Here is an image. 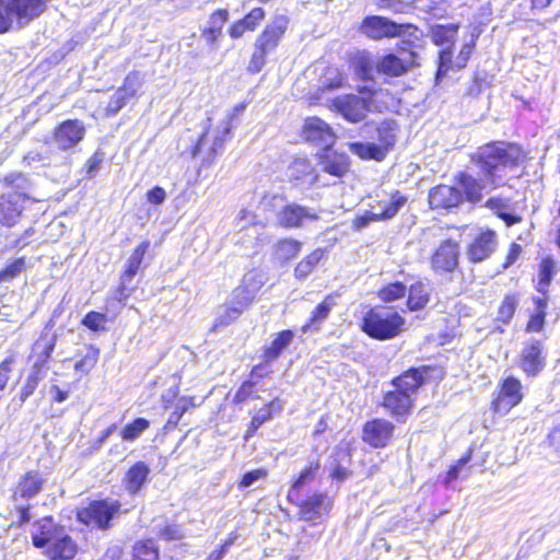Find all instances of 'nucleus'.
I'll return each instance as SVG.
<instances>
[{
  "label": "nucleus",
  "instance_id": "f257e3e1",
  "mask_svg": "<svg viewBox=\"0 0 560 560\" xmlns=\"http://www.w3.org/2000/svg\"><path fill=\"white\" fill-rule=\"evenodd\" d=\"M443 372L435 365L410 366L394 376L389 384L392 388L383 392L380 407L396 422L404 423L413 413L418 392L429 382L430 376Z\"/></svg>",
  "mask_w": 560,
  "mask_h": 560
},
{
  "label": "nucleus",
  "instance_id": "f03ea898",
  "mask_svg": "<svg viewBox=\"0 0 560 560\" xmlns=\"http://www.w3.org/2000/svg\"><path fill=\"white\" fill-rule=\"evenodd\" d=\"M526 158L523 147L516 142L490 141L478 147L469 155V161L478 168L483 180L494 184L500 177L499 172L518 167Z\"/></svg>",
  "mask_w": 560,
  "mask_h": 560
},
{
  "label": "nucleus",
  "instance_id": "7ed1b4c3",
  "mask_svg": "<svg viewBox=\"0 0 560 560\" xmlns=\"http://www.w3.org/2000/svg\"><path fill=\"white\" fill-rule=\"evenodd\" d=\"M35 548L43 549L48 560H73L79 551L75 539L66 533L65 527L51 515L37 521V529L32 535Z\"/></svg>",
  "mask_w": 560,
  "mask_h": 560
},
{
  "label": "nucleus",
  "instance_id": "20e7f679",
  "mask_svg": "<svg viewBox=\"0 0 560 560\" xmlns=\"http://www.w3.org/2000/svg\"><path fill=\"white\" fill-rule=\"evenodd\" d=\"M233 118L234 115L229 116L221 128L209 124L190 144L188 152L199 163L198 175L202 168L212 167L223 154L225 143L232 139Z\"/></svg>",
  "mask_w": 560,
  "mask_h": 560
},
{
  "label": "nucleus",
  "instance_id": "39448f33",
  "mask_svg": "<svg viewBox=\"0 0 560 560\" xmlns=\"http://www.w3.org/2000/svg\"><path fill=\"white\" fill-rule=\"evenodd\" d=\"M0 184L4 191L0 195V224L15 225L25 209V205L34 202L30 194L31 182L23 173L5 175Z\"/></svg>",
  "mask_w": 560,
  "mask_h": 560
},
{
  "label": "nucleus",
  "instance_id": "423d86ee",
  "mask_svg": "<svg viewBox=\"0 0 560 560\" xmlns=\"http://www.w3.org/2000/svg\"><path fill=\"white\" fill-rule=\"evenodd\" d=\"M290 20L284 14L273 15L262 27L253 43V49L246 71L254 75L259 73L268 62V56L275 52L287 35Z\"/></svg>",
  "mask_w": 560,
  "mask_h": 560
},
{
  "label": "nucleus",
  "instance_id": "0eeeda50",
  "mask_svg": "<svg viewBox=\"0 0 560 560\" xmlns=\"http://www.w3.org/2000/svg\"><path fill=\"white\" fill-rule=\"evenodd\" d=\"M358 92L360 95L349 93L332 100L334 109L352 124L362 121L370 112H382L378 103L390 95L383 89L368 86L359 88Z\"/></svg>",
  "mask_w": 560,
  "mask_h": 560
},
{
  "label": "nucleus",
  "instance_id": "6e6552de",
  "mask_svg": "<svg viewBox=\"0 0 560 560\" xmlns=\"http://www.w3.org/2000/svg\"><path fill=\"white\" fill-rule=\"evenodd\" d=\"M406 319L387 305H374L362 315L360 329L377 341L392 340L405 330Z\"/></svg>",
  "mask_w": 560,
  "mask_h": 560
},
{
  "label": "nucleus",
  "instance_id": "1a4fd4ad",
  "mask_svg": "<svg viewBox=\"0 0 560 560\" xmlns=\"http://www.w3.org/2000/svg\"><path fill=\"white\" fill-rule=\"evenodd\" d=\"M287 501L296 508L301 521L319 524L326 520L335 505V499L326 491L313 489L303 494V489L288 490Z\"/></svg>",
  "mask_w": 560,
  "mask_h": 560
},
{
  "label": "nucleus",
  "instance_id": "9d476101",
  "mask_svg": "<svg viewBox=\"0 0 560 560\" xmlns=\"http://www.w3.org/2000/svg\"><path fill=\"white\" fill-rule=\"evenodd\" d=\"M398 124L393 119L381 121L376 128V141L373 142H351L350 151L363 161L382 162L388 152L395 147L397 140Z\"/></svg>",
  "mask_w": 560,
  "mask_h": 560
},
{
  "label": "nucleus",
  "instance_id": "9b49d317",
  "mask_svg": "<svg viewBox=\"0 0 560 560\" xmlns=\"http://www.w3.org/2000/svg\"><path fill=\"white\" fill-rule=\"evenodd\" d=\"M121 504L118 500L106 498L92 500L75 511V520L93 528L106 530L112 526L113 518L119 514Z\"/></svg>",
  "mask_w": 560,
  "mask_h": 560
},
{
  "label": "nucleus",
  "instance_id": "f8f14e48",
  "mask_svg": "<svg viewBox=\"0 0 560 560\" xmlns=\"http://www.w3.org/2000/svg\"><path fill=\"white\" fill-rule=\"evenodd\" d=\"M42 340L44 341L42 352L38 355L36 362L32 365L28 374L26 375L21 386L19 395V399L21 402L26 401L31 396L35 394L40 382H43L47 375L48 364L55 350L56 340L55 338L48 339L40 336L39 340L36 343H38Z\"/></svg>",
  "mask_w": 560,
  "mask_h": 560
},
{
  "label": "nucleus",
  "instance_id": "ddd939ff",
  "mask_svg": "<svg viewBox=\"0 0 560 560\" xmlns=\"http://www.w3.org/2000/svg\"><path fill=\"white\" fill-rule=\"evenodd\" d=\"M523 399L524 392L521 380L514 375H508L499 381L490 402V409L493 413L506 415Z\"/></svg>",
  "mask_w": 560,
  "mask_h": 560
},
{
  "label": "nucleus",
  "instance_id": "4468645a",
  "mask_svg": "<svg viewBox=\"0 0 560 560\" xmlns=\"http://www.w3.org/2000/svg\"><path fill=\"white\" fill-rule=\"evenodd\" d=\"M395 423L383 417L366 420L361 428V440L375 450L388 447L396 439Z\"/></svg>",
  "mask_w": 560,
  "mask_h": 560
},
{
  "label": "nucleus",
  "instance_id": "2eb2a0df",
  "mask_svg": "<svg viewBox=\"0 0 560 560\" xmlns=\"http://www.w3.org/2000/svg\"><path fill=\"white\" fill-rule=\"evenodd\" d=\"M459 243L452 238L441 241L429 257L430 268L435 275H453L459 269Z\"/></svg>",
  "mask_w": 560,
  "mask_h": 560
},
{
  "label": "nucleus",
  "instance_id": "dca6fc26",
  "mask_svg": "<svg viewBox=\"0 0 560 560\" xmlns=\"http://www.w3.org/2000/svg\"><path fill=\"white\" fill-rule=\"evenodd\" d=\"M547 365L546 348L541 340L529 339L523 342L517 354V366L528 378L540 375Z\"/></svg>",
  "mask_w": 560,
  "mask_h": 560
},
{
  "label": "nucleus",
  "instance_id": "f3484780",
  "mask_svg": "<svg viewBox=\"0 0 560 560\" xmlns=\"http://www.w3.org/2000/svg\"><path fill=\"white\" fill-rule=\"evenodd\" d=\"M408 28L417 30V26L411 23L398 24L382 15H368L359 25V31L373 40L398 37Z\"/></svg>",
  "mask_w": 560,
  "mask_h": 560
},
{
  "label": "nucleus",
  "instance_id": "a211bd4d",
  "mask_svg": "<svg viewBox=\"0 0 560 560\" xmlns=\"http://www.w3.org/2000/svg\"><path fill=\"white\" fill-rule=\"evenodd\" d=\"M499 247V235L490 228H481L467 243L465 254L467 260L472 264H481L490 259Z\"/></svg>",
  "mask_w": 560,
  "mask_h": 560
},
{
  "label": "nucleus",
  "instance_id": "6ab92c4d",
  "mask_svg": "<svg viewBox=\"0 0 560 560\" xmlns=\"http://www.w3.org/2000/svg\"><path fill=\"white\" fill-rule=\"evenodd\" d=\"M319 170L336 178H343L351 171V159L343 152L334 149V144L325 145L316 153Z\"/></svg>",
  "mask_w": 560,
  "mask_h": 560
},
{
  "label": "nucleus",
  "instance_id": "aec40b11",
  "mask_svg": "<svg viewBox=\"0 0 560 560\" xmlns=\"http://www.w3.org/2000/svg\"><path fill=\"white\" fill-rule=\"evenodd\" d=\"M299 135L305 142L324 147L334 144L337 138L332 127L317 116L306 117Z\"/></svg>",
  "mask_w": 560,
  "mask_h": 560
},
{
  "label": "nucleus",
  "instance_id": "412c9836",
  "mask_svg": "<svg viewBox=\"0 0 560 560\" xmlns=\"http://www.w3.org/2000/svg\"><path fill=\"white\" fill-rule=\"evenodd\" d=\"M282 410L283 400L279 396L266 401L259 409L249 410L248 415L250 418L244 430L243 440L245 442L249 441L265 423L279 416Z\"/></svg>",
  "mask_w": 560,
  "mask_h": 560
},
{
  "label": "nucleus",
  "instance_id": "4be33fe9",
  "mask_svg": "<svg viewBox=\"0 0 560 560\" xmlns=\"http://www.w3.org/2000/svg\"><path fill=\"white\" fill-rule=\"evenodd\" d=\"M317 220L315 211L296 202L285 203L277 213V225L284 230L300 229L306 222Z\"/></svg>",
  "mask_w": 560,
  "mask_h": 560
},
{
  "label": "nucleus",
  "instance_id": "5701e85b",
  "mask_svg": "<svg viewBox=\"0 0 560 560\" xmlns=\"http://www.w3.org/2000/svg\"><path fill=\"white\" fill-rule=\"evenodd\" d=\"M85 137V126L80 119H65L52 130V138L61 150L78 145Z\"/></svg>",
  "mask_w": 560,
  "mask_h": 560
},
{
  "label": "nucleus",
  "instance_id": "b1692460",
  "mask_svg": "<svg viewBox=\"0 0 560 560\" xmlns=\"http://www.w3.org/2000/svg\"><path fill=\"white\" fill-rule=\"evenodd\" d=\"M428 202L432 210H452L464 202V196L455 186L439 184L429 190Z\"/></svg>",
  "mask_w": 560,
  "mask_h": 560
},
{
  "label": "nucleus",
  "instance_id": "393cba45",
  "mask_svg": "<svg viewBox=\"0 0 560 560\" xmlns=\"http://www.w3.org/2000/svg\"><path fill=\"white\" fill-rule=\"evenodd\" d=\"M322 470V455L314 447L312 452L304 457V464L298 474L291 477L289 490L303 489L305 485L314 482Z\"/></svg>",
  "mask_w": 560,
  "mask_h": 560
},
{
  "label": "nucleus",
  "instance_id": "a878e982",
  "mask_svg": "<svg viewBox=\"0 0 560 560\" xmlns=\"http://www.w3.org/2000/svg\"><path fill=\"white\" fill-rule=\"evenodd\" d=\"M266 10L261 7H254L241 19L233 21L228 27V34L231 39L238 40L246 33H254L258 30L266 19Z\"/></svg>",
  "mask_w": 560,
  "mask_h": 560
},
{
  "label": "nucleus",
  "instance_id": "bb28decb",
  "mask_svg": "<svg viewBox=\"0 0 560 560\" xmlns=\"http://www.w3.org/2000/svg\"><path fill=\"white\" fill-rule=\"evenodd\" d=\"M230 19V12L226 8H217L208 18V23L200 30L201 37L211 48L217 49L223 37V28Z\"/></svg>",
  "mask_w": 560,
  "mask_h": 560
},
{
  "label": "nucleus",
  "instance_id": "cd10ccee",
  "mask_svg": "<svg viewBox=\"0 0 560 560\" xmlns=\"http://www.w3.org/2000/svg\"><path fill=\"white\" fill-rule=\"evenodd\" d=\"M288 180L296 186L311 187L318 180L315 165L306 156L295 158L288 166Z\"/></svg>",
  "mask_w": 560,
  "mask_h": 560
},
{
  "label": "nucleus",
  "instance_id": "c85d7f7f",
  "mask_svg": "<svg viewBox=\"0 0 560 560\" xmlns=\"http://www.w3.org/2000/svg\"><path fill=\"white\" fill-rule=\"evenodd\" d=\"M337 294H327L323 300L312 310L306 322L301 326L302 332L318 331L325 320L328 319L331 311L337 305Z\"/></svg>",
  "mask_w": 560,
  "mask_h": 560
},
{
  "label": "nucleus",
  "instance_id": "c756f323",
  "mask_svg": "<svg viewBox=\"0 0 560 560\" xmlns=\"http://www.w3.org/2000/svg\"><path fill=\"white\" fill-rule=\"evenodd\" d=\"M150 467L143 460L133 463L122 477L125 490L130 495L138 494L149 481Z\"/></svg>",
  "mask_w": 560,
  "mask_h": 560
},
{
  "label": "nucleus",
  "instance_id": "7c9ffc66",
  "mask_svg": "<svg viewBox=\"0 0 560 560\" xmlns=\"http://www.w3.org/2000/svg\"><path fill=\"white\" fill-rule=\"evenodd\" d=\"M45 483V479L37 470L26 471L18 481L13 489L12 498L16 499H31L37 495Z\"/></svg>",
  "mask_w": 560,
  "mask_h": 560
},
{
  "label": "nucleus",
  "instance_id": "2f4dec72",
  "mask_svg": "<svg viewBox=\"0 0 560 560\" xmlns=\"http://www.w3.org/2000/svg\"><path fill=\"white\" fill-rule=\"evenodd\" d=\"M455 183L462 188L464 200L471 203H478L483 197L485 182L483 178L479 179L474 177L467 172H457L455 175Z\"/></svg>",
  "mask_w": 560,
  "mask_h": 560
},
{
  "label": "nucleus",
  "instance_id": "473e14b6",
  "mask_svg": "<svg viewBox=\"0 0 560 560\" xmlns=\"http://www.w3.org/2000/svg\"><path fill=\"white\" fill-rule=\"evenodd\" d=\"M411 67V62L405 61L394 52H389L378 59L376 71L388 78H398L405 75Z\"/></svg>",
  "mask_w": 560,
  "mask_h": 560
},
{
  "label": "nucleus",
  "instance_id": "72a5a7b5",
  "mask_svg": "<svg viewBox=\"0 0 560 560\" xmlns=\"http://www.w3.org/2000/svg\"><path fill=\"white\" fill-rule=\"evenodd\" d=\"M346 61L353 73L361 80L372 79L373 60L366 50H353L347 54Z\"/></svg>",
  "mask_w": 560,
  "mask_h": 560
},
{
  "label": "nucleus",
  "instance_id": "f704fd0d",
  "mask_svg": "<svg viewBox=\"0 0 560 560\" xmlns=\"http://www.w3.org/2000/svg\"><path fill=\"white\" fill-rule=\"evenodd\" d=\"M302 243L293 237H281L272 246V259L280 265H287L298 257Z\"/></svg>",
  "mask_w": 560,
  "mask_h": 560
},
{
  "label": "nucleus",
  "instance_id": "c9c22d12",
  "mask_svg": "<svg viewBox=\"0 0 560 560\" xmlns=\"http://www.w3.org/2000/svg\"><path fill=\"white\" fill-rule=\"evenodd\" d=\"M293 339L294 331L292 329H282L277 332L272 341L262 350L261 359L264 363H270L279 359Z\"/></svg>",
  "mask_w": 560,
  "mask_h": 560
},
{
  "label": "nucleus",
  "instance_id": "e433bc0d",
  "mask_svg": "<svg viewBox=\"0 0 560 560\" xmlns=\"http://www.w3.org/2000/svg\"><path fill=\"white\" fill-rule=\"evenodd\" d=\"M459 28V23L434 24L429 30V36L435 46L453 47Z\"/></svg>",
  "mask_w": 560,
  "mask_h": 560
},
{
  "label": "nucleus",
  "instance_id": "4c0bfd02",
  "mask_svg": "<svg viewBox=\"0 0 560 560\" xmlns=\"http://www.w3.org/2000/svg\"><path fill=\"white\" fill-rule=\"evenodd\" d=\"M150 241H141L131 252L124 270L119 278L124 280H132L135 276L143 268L144 256L150 249Z\"/></svg>",
  "mask_w": 560,
  "mask_h": 560
},
{
  "label": "nucleus",
  "instance_id": "58836bf2",
  "mask_svg": "<svg viewBox=\"0 0 560 560\" xmlns=\"http://www.w3.org/2000/svg\"><path fill=\"white\" fill-rule=\"evenodd\" d=\"M48 0H3L11 10L15 11V18L19 20H32L39 15L47 5Z\"/></svg>",
  "mask_w": 560,
  "mask_h": 560
},
{
  "label": "nucleus",
  "instance_id": "ea45409f",
  "mask_svg": "<svg viewBox=\"0 0 560 560\" xmlns=\"http://www.w3.org/2000/svg\"><path fill=\"white\" fill-rule=\"evenodd\" d=\"M388 200H377L376 205L381 207L377 215L381 221H388L397 215L399 210L407 203V197L398 189L389 194Z\"/></svg>",
  "mask_w": 560,
  "mask_h": 560
},
{
  "label": "nucleus",
  "instance_id": "a19ab883",
  "mask_svg": "<svg viewBox=\"0 0 560 560\" xmlns=\"http://www.w3.org/2000/svg\"><path fill=\"white\" fill-rule=\"evenodd\" d=\"M557 273L556 262L551 256L542 257L538 264V278L535 290L541 295H548L549 285Z\"/></svg>",
  "mask_w": 560,
  "mask_h": 560
},
{
  "label": "nucleus",
  "instance_id": "79ce46f5",
  "mask_svg": "<svg viewBox=\"0 0 560 560\" xmlns=\"http://www.w3.org/2000/svg\"><path fill=\"white\" fill-rule=\"evenodd\" d=\"M429 302L430 291L425 283L416 281L409 287L406 305L410 312L423 310Z\"/></svg>",
  "mask_w": 560,
  "mask_h": 560
},
{
  "label": "nucleus",
  "instance_id": "37998d69",
  "mask_svg": "<svg viewBox=\"0 0 560 560\" xmlns=\"http://www.w3.org/2000/svg\"><path fill=\"white\" fill-rule=\"evenodd\" d=\"M198 406L195 396H182L175 409L170 413L167 420L163 424L165 432H173L177 429L178 423L185 412L195 409Z\"/></svg>",
  "mask_w": 560,
  "mask_h": 560
},
{
  "label": "nucleus",
  "instance_id": "c03bdc74",
  "mask_svg": "<svg viewBox=\"0 0 560 560\" xmlns=\"http://www.w3.org/2000/svg\"><path fill=\"white\" fill-rule=\"evenodd\" d=\"M486 207L490 209L498 219L502 220L506 226H512L523 221L521 214L505 211L509 207V199L491 197L486 201Z\"/></svg>",
  "mask_w": 560,
  "mask_h": 560
},
{
  "label": "nucleus",
  "instance_id": "a18cd8bd",
  "mask_svg": "<svg viewBox=\"0 0 560 560\" xmlns=\"http://www.w3.org/2000/svg\"><path fill=\"white\" fill-rule=\"evenodd\" d=\"M325 256V249L315 248L304 256L294 267V277L298 280L306 279L316 269L319 261Z\"/></svg>",
  "mask_w": 560,
  "mask_h": 560
},
{
  "label": "nucleus",
  "instance_id": "49530a36",
  "mask_svg": "<svg viewBox=\"0 0 560 560\" xmlns=\"http://www.w3.org/2000/svg\"><path fill=\"white\" fill-rule=\"evenodd\" d=\"M518 303H520L518 292L506 293L498 306L495 320L503 325H509L512 322V319L516 313Z\"/></svg>",
  "mask_w": 560,
  "mask_h": 560
},
{
  "label": "nucleus",
  "instance_id": "de8ad7c7",
  "mask_svg": "<svg viewBox=\"0 0 560 560\" xmlns=\"http://www.w3.org/2000/svg\"><path fill=\"white\" fill-rule=\"evenodd\" d=\"M150 425V420L143 417H137L122 427L119 432L120 439L126 442H133L139 439Z\"/></svg>",
  "mask_w": 560,
  "mask_h": 560
},
{
  "label": "nucleus",
  "instance_id": "09e8293b",
  "mask_svg": "<svg viewBox=\"0 0 560 560\" xmlns=\"http://www.w3.org/2000/svg\"><path fill=\"white\" fill-rule=\"evenodd\" d=\"M407 288L400 281H394L382 285L377 292V298L384 303H392L402 299L406 295Z\"/></svg>",
  "mask_w": 560,
  "mask_h": 560
},
{
  "label": "nucleus",
  "instance_id": "8fccbe9b",
  "mask_svg": "<svg viewBox=\"0 0 560 560\" xmlns=\"http://www.w3.org/2000/svg\"><path fill=\"white\" fill-rule=\"evenodd\" d=\"M257 383L253 380H245L241 383L238 388L235 390L232 404L234 406H241L249 399H257L259 396L257 395Z\"/></svg>",
  "mask_w": 560,
  "mask_h": 560
},
{
  "label": "nucleus",
  "instance_id": "3c124183",
  "mask_svg": "<svg viewBox=\"0 0 560 560\" xmlns=\"http://www.w3.org/2000/svg\"><path fill=\"white\" fill-rule=\"evenodd\" d=\"M100 357V349L93 345L86 347V353L74 363L75 372L81 374H89L91 370L96 365Z\"/></svg>",
  "mask_w": 560,
  "mask_h": 560
},
{
  "label": "nucleus",
  "instance_id": "603ef678",
  "mask_svg": "<svg viewBox=\"0 0 560 560\" xmlns=\"http://www.w3.org/2000/svg\"><path fill=\"white\" fill-rule=\"evenodd\" d=\"M254 301V294L249 290L248 285L241 283L232 291V298L229 301L230 304L237 306L243 312L247 310Z\"/></svg>",
  "mask_w": 560,
  "mask_h": 560
},
{
  "label": "nucleus",
  "instance_id": "864d4df0",
  "mask_svg": "<svg viewBox=\"0 0 560 560\" xmlns=\"http://www.w3.org/2000/svg\"><path fill=\"white\" fill-rule=\"evenodd\" d=\"M346 83V75L336 68H327L322 77L320 90L334 91L341 89Z\"/></svg>",
  "mask_w": 560,
  "mask_h": 560
},
{
  "label": "nucleus",
  "instance_id": "5fc2aeb1",
  "mask_svg": "<svg viewBox=\"0 0 560 560\" xmlns=\"http://www.w3.org/2000/svg\"><path fill=\"white\" fill-rule=\"evenodd\" d=\"M132 560H159V549L150 539L140 540L133 547Z\"/></svg>",
  "mask_w": 560,
  "mask_h": 560
},
{
  "label": "nucleus",
  "instance_id": "6e6d98bb",
  "mask_svg": "<svg viewBox=\"0 0 560 560\" xmlns=\"http://www.w3.org/2000/svg\"><path fill=\"white\" fill-rule=\"evenodd\" d=\"M454 69L453 47H443L439 51L436 80L442 79L450 70Z\"/></svg>",
  "mask_w": 560,
  "mask_h": 560
},
{
  "label": "nucleus",
  "instance_id": "4d7b16f0",
  "mask_svg": "<svg viewBox=\"0 0 560 560\" xmlns=\"http://www.w3.org/2000/svg\"><path fill=\"white\" fill-rule=\"evenodd\" d=\"M375 5L380 10L389 11L394 14H405L413 9L408 0H376Z\"/></svg>",
  "mask_w": 560,
  "mask_h": 560
},
{
  "label": "nucleus",
  "instance_id": "13d9d810",
  "mask_svg": "<svg viewBox=\"0 0 560 560\" xmlns=\"http://www.w3.org/2000/svg\"><path fill=\"white\" fill-rule=\"evenodd\" d=\"M106 323V314L96 311L88 312L81 320V324L91 331L105 330Z\"/></svg>",
  "mask_w": 560,
  "mask_h": 560
},
{
  "label": "nucleus",
  "instance_id": "bf43d9fd",
  "mask_svg": "<svg viewBox=\"0 0 560 560\" xmlns=\"http://www.w3.org/2000/svg\"><path fill=\"white\" fill-rule=\"evenodd\" d=\"M141 84L140 73L138 71H130L124 79L122 84L117 89L126 94V100L136 97L138 88Z\"/></svg>",
  "mask_w": 560,
  "mask_h": 560
},
{
  "label": "nucleus",
  "instance_id": "052dcab7",
  "mask_svg": "<svg viewBox=\"0 0 560 560\" xmlns=\"http://www.w3.org/2000/svg\"><path fill=\"white\" fill-rule=\"evenodd\" d=\"M243 314V311L240 310L237 306H234L230 304L229 302L224 305V312L222 315H220L212 327V330L218 329L219 327H224L230 324H232L234 320H236L241 315Z\"/></svg>",
  "mask_w": 560,
  "mask_h": 560
},
{
  "label": "nucleus",
  "instance_id": "680f3d73",
  "mask_svg": "<svg viewBox=\"0 0 560 560\" xmlns=\"http://www.w3.org/2000/svg\"><path fill=\"white\" fill-rule=\"evenodd\" d=\"M27 267L25 257H18L10 261L1 271L5 281H11L16 278Z\"/></svg>",
  "mask_w": 560,
  "mask_h": 560
},
{
  "label": "nucleus",
  "instance_id": "e2e57ef3",
  "mask_svg": "<svg viewBox=\"0 0 560 560\" xmlns=\"http://www.w3.org/2000/svg\"><path fill=\"white\" fill-rule=\"evenodd\" d=\"M523 254V247L521 244L516 242H511L508 246L506 253L504 255L503 261L501 264V270L504 271L512 267Z\"/></svg>",
  "mask_w": 560,
  "mask_h": 560
},
{
  "label": "nucleus",
  "instance_id": "0e129e2a",
  "mask_svg": "<svg viewBox=\"0 0 560 560\" xmlns=\"http://www.w3.org/2000/svg\"><path fill=\"white\" fill-rule=\"evenodd\" d=\"M126 94H124L119 90H116L105 107V116H115L119 110H121L126 106Z\"/></svg>",
  "mask_w": 560,
  "mask_h": 560
},
{
  "label": "nucleus",
  "instance_id": "69168bd1",
  "mask_svg": "<svg viewBox=\"0 0 560 560\" xmlns=\"http://www.w3.org/2000/svg\"><path fill=\"white\" fill-rule=\"evenodd\" d=\"M268 476V470L266 468H256L243 474L241 480L237 483V488L243 490L252 486L255 481L260 479H265Z\"/></svg>",
  "mask_w": 560,
  "mask_h": 560
},
{
  "label": "nucleus",
  "instance_id": "338daca9",
  "mask_svg": "<svg viewBox=\"0 0 560 560\" xmlns=\"http://www.w3.org/2000/svg\"><path fill=\"white\" fill-rule=\"evenodd\" d=\"M237 537L238 535L236 532L230 533L226 539L208 555L206 560H221L228 552L229 548L234 545Z\"/></svg>",
  "mask_w": 560,
  "mask_h": 560
},
{
  "label": "nucleus",
  "instance_id": "774afa93",
  "mask_svg": "<svg viewBox=\"0 0 560 560\" xmlns=\"http://www.w3.org/2000/svg\"><path fill=\"white\" fill-rule=\"evenodd\" d=\"M158 536L166 541L180 540L184 538L183 528L177 524H166L159 529Z\"/></svg>",
  "mask_w": 560,
  "mask_h": 560
}]
</instances>
